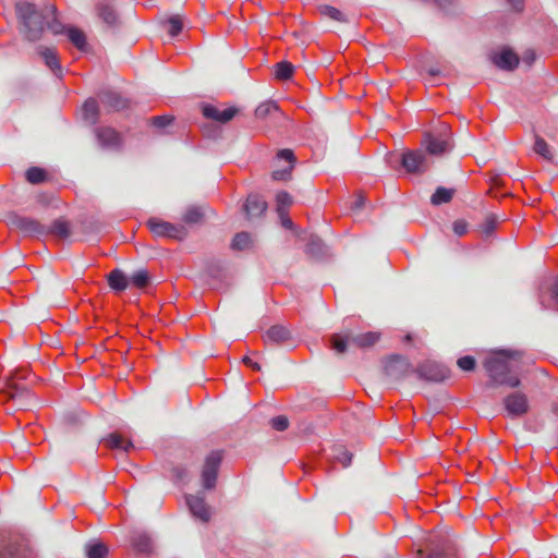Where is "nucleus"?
<instances>
[{"instance_id": "1", "label": "nucleus", "mask_w": 558, "mask_h": 558, "mask_svg": "<svg viewBox=\"0 0 558 558\" xmlns=\"http://www.w3.org/2000/svg\"><path fill=\"white\" fill-rule=\"evenodd\" d=\"M523 352L519 350H494L485 357L483 366L486 369L492 386L515 388L521 384Z\"/></svg>"}, {"instance_id": "2", "label": "nucleus", "mask_w": 558, "mask_h": 558, "mask_svg": "<svg viewBox=\"0 0 558 558\" xmlns=\"http://www.w3.org/2000/svg\"><path fill=\"white\" fill-rule=\"evenodd\" d=\"M0 558H34L31 536L14 532L0 541Z\"/></svg>"}, {"instance_id": "3", "label": "nucleus", "mask_w": 558, "mask_h": 558, "mask_svg": "<svg viewBox=\"0 0 558 558\" xmlns=\"http://www.w3.org/2000/svg\"><path fill=\"white\" fill-rule=\"evenodd\" d=\"M51 32L54 35L64 33V25L58 19L56 3L46 1L37 8V32Z\"/></svg>"}, {"instance_id": "4", "label": "nucleus", "mask_w": 558, "mask_h": 558, "mask_svg": "<svg viewBox=\"0 0 558 558\" xmlns=\"http://www.w3.org/2000/svg\"><path fill=\"white\" fill-rule=\"evenodd\" d=\"M20 32L31 43L35 40V5L29 0H19L15 4Z\"/></svg>"}, {"instance_id": "5", "label": "nucleus", "mask_w": 558, "mask_h": 558, "mask_svg": "<svg viewBox=\"0 0 558 558\" xmlns=\"http://www.w3.org/2000/svg\"><path fill=\"white\" fill-rule=\"evenodd\" d=\"M29 375L26 371L16 369L10 379V396L20 407L26 405L32 396L31 385L25 383Z\"/></svg>"}, {"instance_id": "6", "label": "nucleus", "mask_w": 558, "mask_h": 558, "mask_svg": "<svg viewBox=\"0 0 558 558\" xmlns=\"http://www.w3.org/2000/svg\"><path fill=\"white\" fill-rule=\"evenodd\" d=\"M223 459V452L220 450L211 451L205 459L201 478L203 487L211 490L216 487L218 471Z\"/></svg>"}, {"instance_id": "7", "label": "nucleus", "mask_w": 558, "mask_h": 558, "mask_svg": "<svg viewBox=\"0 0 558 558\" xmlns=\"http://www.w3.org/2000/svg\"><path fill=\"white\" fill-rule=\"evenodd\" d=\"M149 230L157 236H165L183 241L187 236V230L182 225H174L158 218H150L147 221Z\"/></svg>"}, {"instance_id": "8", "label": "nucleus", "mask_w": 558, "mask_h": 558, "mask_svg": "<svg viewBox=\"0 0 558 558\" xmlns=\"http://www.w3.org/2000/svg\"><path fill=\"white\" fill-rule=\"evenodd\" d=\"M401 166L408 173L411 174H423L429 167V159L423 150H408L403 153L401 158Z\"/></svg>"}, {"instance_id": "9", "label": "nucleus", "mask_w": 558, "mask_h": 558, "mask_svg": "<svg viewBox=\"0 0 558 558\" xmlns=\"http://www.w3.org/2000/svg\"><path fill=\"white\" fill-rule=\"evenodd\" d=\"M413 372L420 379L430 383H441L450 377V371L447 367L433 361H426L417 365Z\"/></svg>"}, {"instance_id": "10", "label": "nucleus", "mask_w": 558, "mask_h": 558, "mask_svg": "<svg viewBox=\"0 0 558 558\" xmlns=\"http://www.w3.org/2000/svg\"><path fill=\"white\" fill-rule=\"evenodd\" d=\"M37 59L58 78L63 76V68L54 47H37Z\"/></svg>"}, {"instance_id": "11", "label": "nucleus", "mask_w": 558, "mask_h": 558, "mask_svg": "<svg viewBox=\"0 0 558 558\" xmlns=\"http://www.w3.org/2000/svg\"><path fill=\"white\" fill-rule=\"evenodd\" d=\"M5 223L11 230L19 232L22 236H35V221L17 211L8 213L5 215Z\"/></svg>"}, {"instance_id": "12", "label": "nucleus", "mask_w": 558, "mask_h": 558, "mask_svg": "<svg viewBox=\"0 0 558 558\" xmlns=\"http://www.w3.org/2000/svg\"><path fill=\"white\" fill-rule=\"evenodd\" d=\"M422 145L425 147L426 155L440 157L449 153L453 145L447 138L437 137L433 132L426 131L423 135Z\"/></svg>"}, {"instance_id": "13", "label": "nucleus", "mask_w": 558, "mask_h": 558, "mask_svg": "<svg viewBox=\"0 0 558 558\" xmlns=\"http://www.w3.org/2000/svg\"><path fill=\"white\" fill-rule=\"evenodd\" d=\"M186 505L191 514L203 523H207L211 519L213 510L209 505L206 504L205 498L199 494L186 495Z\"/></svg>"}, {"instance_id": "14", "label": "nucleus", "mask_w": 558, "mask_h": 558, "mask_svg": "<svg viewBox=\"0 0 558 558\" xmlns=\"http://www.w3.org/2000/svg\"><path fill=\"white\" fill-rule=\"evenodd\" d=\"M71 233V225L64 218H58L49 226L37 222V235H51L59 240H65Z\"/></svg>"}, {"instance_id": "15", "label": "nucleus", "mask_w": 558, "mask_h": 558, "mask_svg": "<svg viewBox=\"0 0 558 558\" xmlns=\"http://www.w3.org/2000/svg\"><path fill=\"white\" fill-rule=\"evenodd\" d=\"M411 371V363L402 355H392L385 365V374L393 380L402 379Z\"/></svg>"}, {"instance_id": "16", "label": "nucleus", "mask_w": 558, "mask_h": 558, "mask_svg": "<svg viewBox=\"0 0 558 558\" xmlns=\"http://www.w3.org/2000/svg\"><path fill=\"white\" fill-rule=\"evenodd\" d=\"M504 405L512 417L523 416L529 412L527 397L522 392H512L504 399Z\"/></svg>"}, {"instance_id": "17", "label": "nucleus", "mask_w": 558, "mask_h": 558, "mask_svg": "<svg viewBox=\"0 0 558 558\" xmlns=\"http://www.w3.org/2000/svg\"><path fill=\"white\" fill-rule=\"evenodd\" d=\"M276 158L278 160H284L288 166L283 169L275 170L271 172V178L275 181H289L292 178V171L294 169L296 158L292 149L283 148L277 151Z\"/></svg>"}, {"instance_id": "18", "label": "nucleus", "mask_w": 558, "mask_h": 558, "mask_svg": "<svg viewBox=\"0 0 558 558\" xmlns=\"http://www.w3.org/2000/svg\"><path fill=\"white\" fill-rule=\"evenodd\" d=\"M95 135L102 148L119 149L122 146V137L119 132L109 126L95 129Z\"/></svg>"}, {"instance_id": "19", "label": "nucleus", "mask_w": 558, "mask_h": 558, "mask_svg": "<svg viewBox=\"0 0 558 558\" xmlns=\"http://www.w3.org/2000/svg\"><path fill=\"white\" fill-rule=\"evenodd\" d=\"M202 113L207 119L225 124L231 121L236 114H239L240 109L238 107H230L221 111L213 105L203 104Z\"/></svg>"}, {"instance_id": "20", "label": "nucleus", "mask_w": 558, "mask_h": 558, "mask_svg": "<svg viewBox=\"0 0 558 558\" xmlns=\"http://www.w3.org/2000/svg\"><path fill=\"white\" fill-rule=\"evenodd\" d=\"M430 546L428 555H424V551L418 549L417 558H457L456 549L449 541L439 543L430 541Z\"/></svg>"}, {"instance_id": "21", "label": "nucleus", "mask_w": 558, "mask_h": 558, "mask_svg": "<svg viewBox=\"0 0 558 558\" xmlns=\"http://www.w3.org/2000/svg\"><path fill=\"white\" fill-rule=\"evenodd\" d=\"M490 61L499 69L513 71L520 61V58L511 49H502L500 52H494L489 57Z\"/></svg>"}, {"instance_id": "22", "label": "nucleus", "mask_w": 558, "mask_h": 558, "mask_svg": "<svg viewBox=\"0 0 558 558\" xmlns=\"http://www.w3.org/2000/svg\"><path fill=\"white\" fill-rule=\"evenodd\" d=\"M98 17L109 27L117 28L121 24L120 15L111 3L104 0L96 5Z\"/></svg>"}, {"instance_id": "23", "label": "nucleus", "mask_w": 558, "mask_h": 558, "mask_svg": "<svg viewBox=\"0 0 558 558\" xmlns=\"http://www.w3.org/2000/svg\"><path fill=\"white\" fill-rule=\"evenodd\" d=\"M243 210L248 220L259 218L267 210V203L262 196L257 194H250L243 206Z\"/></svg>"}, {"instance_id": "24", "label": "nucleus", "mask_w": 558, "mask_h": 558, "mask_svg": "<svg viewBox=\"0 0 558 558\" xmlns=\"http://www.w3.org/2000/svg\"><path fill=\"white\" fill-rule=\"evenodd\" d=\"M265 343L283 344L292 339L290 329L283 325H274L263 336Z\"/></svg>"}, {"instance_id": "25", "label": "nucleus", "mask_w": 558, "mask_h": 558, "mask_svg": "<svg viewBox=\"0 0 558 558\" xmlns=\"http://www.w3.org/2000/svg\"><path fill=\"white\" fill-rule=\"evenodd\" d=\"M99 99L106 108L112 111H120L128 108L129 106L128 99L111 90H106L99 94Z\"/></svg>"}, {"instance_id": "26", "label": "nucleus", "mask_w": 558, "mask_h": 558, "mask_svg": "<svg viewBox=\"0 0 558 558\" xmlns=\"http://www.w3.org/2000/svg\"><path fill=\"white\" fill-rule=\"evenodd\" d=\"M307 241L308 242L306 244L305 253L311 258L320 260L328 256V247L325 245V243L319 236L311 234Z\"/></svg>"}, {"instance_id": "27", "label": "nucleus", "mask_w": 558, "mask_h": 558, "mask_svg": "<svg viewBox=\"0 0 558 558\" xmlns=\"http://www.w3.org/2000/svg\"><path fill=\"white\" fill-rule=\"evenodd\" d=\"M102 442L109 449H121L125 452H129L131 449L134 448L132 440L124 438L118 432L110 433L107 437L102 438Z\"/></svg>"}, {"instance_id": "28", "label": "nucleus", "mask_w": 558, "mask_h": 558, "mask_svg": "<svg viewBox=\"0 0 558 558\" xmlns=\"http://www.w3.org/2000/svg\"><path fill=\"white\" fill-rule=\"evenodd\" d=\"M380 339V332L368 331L365 333L353 335L351 333V343L360 349H367L373 347Z\"/></svg>"}, {"instance_id": "29", "label": "nucleus", "mask_w": 558, "mask_h": 558, "mask_svg": "<svg viewBox=\"0 0 558 558\" xmlns=\"http://www.w3.org/2000/svg\"><path fill=\"white\" fill-rule=\"evenodd\" d=\"M132 545L137 553L144 555H150L154 549L150 536L143 532L134 533L132 536Z\"/></svg>"}, {"instance_id": "30", "label": "nucleus", "mask_w": 558, "mask_h": 558, "mask_svg": "<svg viewBox=\"0 0 558 558\" xmlns=\"http://www.w3.org/2000/svg\"><path fill=\"white\" fill-rule=\"evenodd\" d=\"M64 32L68 35L69 40L81 51H87L88 44L85 33L75 26L64 27Z\"/></svg>"}, {"instance_id": "31", "label": "nucleus", "mask_w": 558, "mask_h": 558, "mask_svg": "<svg viewBox=\"0 0 558 558\" xmlns=\"http://www.w3.org/2000/svg\"><path fill=\"white\" fill-rule=\"evenodd\" d=\"M130 281L121 269H114L108 275V284L116 292L124 291Z\"/></svg>"}, {"instance_id": "32", "label": "nucleus", "mask_w": 558, "mask_h": 558, "mask_svg": "<svg viewBox=\"0 0 558 558\" xmlns=\"http://www.w3.org/2000/svg\"><path fill=\"white\" fill-rule=\"evenodd\" d=\"M206 274L214 280L220 282L225 281L229 277L227 267L219 260H210L206 265Z\"/></svg>"}, {"instance_id": "33", "label": "nucleus", "mask_w": 558, "mask_h": 558, "mask_svg": "<svg viewBox=\"0 0 558 558\" xmlns=\"http://www.w3.org/2000/svg\"><path fill=\"white\" fill-rule=\"evenodd\" d=\"M83 119L89 124H96L99 118V106L96 99L88 98L82 107Z\"/></svg>"}, {"instance_id": "34", "label": "nucleus", "mask_w": 558, "mask_h": 558, "mask_svg": "<svg viewBox=\"0 0 558 558\" xmlns=\"http://www.w3.org/2000/svg\"><path fill=\"white\" fill-rule=\"evenodd\" d=\"M205 211L202 206H190L182 216V220L186 225H199L204 221Z\"/></svg>"}, {"instance_id": "35", "label": "nucleus", "mask_w": 558, "mask_h": 558, "mask_svg": "<svg viewBox=\"0 0 558 558\" xmlns=\"http://www.w3.org/2000/svg\"><path fill=\"white\" fill-rule=\"evenodd\" d=\"M456 193L454 189H447L444 186H439L436 189L434 194L430 196V203L434 206H439L441 204L450 203Z\"/></svg>"}, {"instance_id": "36", "label": "nucleus", "mask_w": 558, "mask_h": 558, "mask_svg": "<svg viewBox=\"0 0 558 558\" xmlns=\"http://www.w3.org/2000/svg\"><path fill=\"white\" fill-rule=\"evenodd\" d=\"M533 150H534L535 154L539 155L545 160L553 161L554 156H553V154L550 151L549 145L537 133H534Z\"/></svg>"}, {"instance_id": "37", "label": "nucleus", "mask_w": 558, "mask_h": 558, "mask_svg": "<svg viewBox=\"0 0 558 558\" xmlns=\"http://www.w3.org/2000/svg\"><path fill=\"white\" fill-rule=\"evenodd\" d=\"M331 348L339 354H343L348 350L349 343H351V332L339 335L335 333L330 337Z\"/></svg>"}, {"instance_id": "38", "label": "nucleus", "mask_w": 558, "mask_h": 558, "mask_svg": "<svg viewBox=\"0 0 558 558\" xmlns=\"http://www.w3.org/2000/svg\"><path fill=\"white\" fill-rule=\"evenodd\" d=\"M499 218L495 214H487L482 223L478 225V231L485 236H490L497 228Z\"/></svg>"}, {"instance_id": "39", "label": "nucleus", "mask_w": 558, "mask_h": 558, "mask_svg": "<svg viewBox=\"0 0 558 558\" xmlns=\"http://www.w3.org/2000/svg\"><path fill=\"white\" fill-rule=\"evenodd\" d=\"M294 66L291 62L281 61L275 65V77L279 81L290 80L293 75Z\"/></svg>"}, {"instance_id": "40", "label": "nucleus", "mask_w": 558, "mask_h": 558, "mask_svg": "<svg viewBox=\"0 0 558 558\" xmlns=\"http://www.w3.org/2000/svg\"><path fill=\"white\" fill-rule=\"evenodd\" d=\"M317 10L322 15L329 17L331 20L342 23L348 22L345 15L340 10L329 4H320L317 7Z\"/></svg>"}, {"instance_id": "41", "label": "nucleus", "mask_w": 558, "mask_h": 558, "mask_svg": "<svg viewBox=\"0 0 558 558\" xmlns=\"http://www.w3.org/2000/svg\"><path fill=\"white\" fill-rule=\"evenodd\" d=\"M130 283L138 289H144L150 283V275L146 269L135 271L130 278Z\"/></svg>"}, {"instance_id": "42", "label": "nucleus", "mask_w": 558, "mask_h": 558, "mask_svg": "<svg viewBox=\"0 0 558 558\" xmlns=\"http://www.w3.org/2000/svg\"><path fill=\"white\" fill-rule=\"evenodd\" d=\"M252 239L247 232H239L231 242V248L234 251H243L251 246Z\"/></svg>"}, {"instance_id": "43", "label": "nucleus", "mask_w": 558, "mask_h": 558, "mask_svg": "<svg viewBox=\"0 0 558 558\" xmlns=\"http://www.w3.org/2000/svg\"><path fill=\"white\" fill-rule=\"evenodd\" d=\"M276 203L278 215H283V211L287 210L293 204V199L288 192L280 191L276 195Z\"/></svg>"}, {"instance_id": "44", "label": "nucleus", "mask_w": 558, "mask_h": 558, "mask_svg": "<svg viewBox=\"0 0 558 558\" xmlns=\"http://www.w3.org/2000/svg\"><path fill=\"white\" fill-rule=\"evenodd\" d=\"M88 558H106L108 555V547L104 543L89 544L86 547Z\"/></svg>"}, {"instance_id": "45", "label": "nucleus", "mask_w": 558, "mask_h": 558, "mask_svg": "<svg viewBox=\"0 0 558 558\" xmlns=\"http://www.w3.org/2000/svg\"><path fill=\"white\" fill-rule=\"evenodd\" d=\"M272 111H279V107L275 101H265L260 104L255 110V117L257 119L267 118Z\"/></svg>"}, {"instance_id": "46", "label": "nucleus", "mask_w": 558, "mask_h": 558, "mask_svg": "<svg viewBox=\"0 0 558 558\" xmlns=\"http://www.w3.org/2000/svg\"><path fill=\"white\" fill-rule=\"evenodd\" d=\"M336 451L337 453L335 454V459H337L344 468L349 466L353 454L342 446L336 448Z\"/></svg>"}, {"instance_id": "47", "label": "nucleus", "mask_w": 558, "mask_h": 558, "mask_svg": "<svg viewBox=\"0 0 558 558\" xmlns=\"http://www.w3.org/2000/svg\"><path fill=\"white\" fill-rule=\"evenodd\" d=\"M168 24L170 26L169 34L172 37L178 36L181 33L182 28H183V21H182L180 15H172L168 20Z\"/></svg>"}, {"instance_id": "48", "label": "nucleus", "mask_w": 558, "mask_h": 558, "mask_svg": "<svg viewBox=\"0 0 558 558\" xmlns=\"http://www.w3.org/2000/svg\"><path fill=\"white\" fill-rule=\"evenodd\" d=\"M173 120L174 118L172 116H159L154 117L150 120V124L159 131H162L165 128L170 125L173 122Z\"/></svg>"}, {"instance_id": "49", "label": "nucleus", "mask_w": 558, "mask_h": 558, "mask_svg": "<svg viewBox=\"0 0 558 558\" xmlns=\"http://www.w3.org/2000/svg\"><path fill=\"white\" fill-rule=\"evenodd\" d=\"M270 426L278 432H283L289 427V420L286 415H278L269 421Z\"/></svg>"}, {"instance_id": "50", "label": "nucleus", "mask_w": 558, "mask_h": 558, "mask_svg": "<svg viewBox=\"0 0 558 558\" xmlns=\"http://www.w3.org/2000/svg\"><path fill=\"white\" fill-rule=\"evenodd\" d=\"M457 365L462 369V371H465V372H472L475 369V366H476V361L473 356L471 355H465V356H462L460 357L458 361H457Z\"/></svg>"}, {"instance_id": "51", "label": "nucleus", "mask_w": 558, "mask_h": 558, "mask_svg": "<svg viewBox=\"0 0 558 558\" xmlns=\"http://www.w3.org/2000/svg\"><path fill=\"white\" fill-rule=\"evenodd\" d=\"M437 137H444L447 138L449 142H451V132L450 126L447 123H439L437 126L436 133H434Z\"/></svg>"}, {"instance_id": "52", "label": "nucleus", "mask_w": 558, "mask_h": 558, "mask_svg": "<svg viewBox=\"0 0 558 558\" xmlns=\"http://www.w3.org/2000/svg\"><path fill=\"white\" fill-rule=\"evenodd\" d=\"M171 472H172L173 477L178 482L184 481L187 477V475H189L187 469L184 468V466H180V465L173 466L171 469Z\"/></svg>"}, {"instance_id": "53", "label": "nucleus", "mask_w": 558, "mask_h": 558, "mask_svg": "<svg viewBox=\"0 0 558 558\" xmlns=\"http://www.w3.org/2000/svg\"><path fill=\"white\" fill-rule=\"evenodd\" d=\"M453 231L459 236L465 234L468 231V222L462 219L456 220L453 222Z\"/></svg>"}, {"instance_id": "54", "label": "nucleus", "mask_w": 558, "mask_h": 558, "mask_svg": "<svg viewBox=\"0 0 558 558\" xmlns=\"http://www.w3.org/2000/svg\"><path fill=\"white\" fill-rule=\"evenodd\" d=\"M535 59L536 54L532 49L525 50L521 57L522 62L527 66H531L534 63Z\"/></svg>"}, {"instance_id": "55", "label": "nucleus", "mask_w": 558, "mask_h": 558, "mask_svg": "<svg viewBox=\"0 0 558 558\" xmlns=\"http://www.w3.org/2000/svg\"><path fill=\"white\" fill-rule=\"evenodd\" d=\"M54 199V195L53 194H47V193H40L39 195H37V203H40L45 206H48L49 204H51Z\"/></svg>"}, {"instance_id": "56", "label": "nucleus", "mask_w": 558, "mask_h": 558, "mask_svg": "<svg viewBox=\"0 0 558 558\" xmlns=\"http://www.w3.org/2000/svg\"><path fill=\"white\" fill-rule=\"evenodd\" d=\"M550 298L555 303V310L558 311V277L556 278L554 284L550 288Z\"/></svg>"}, {"instance_id": "57", "label": "nucleus", "mask_w": 558, "mask_h": 558, "mask_svg": "<svg viewBox=\"0 0 558 558\" xmlns=\"http://www.w3.org/2000/svg\"><path fill=\"white\" fill-rule=\"evenodd\" d=\"M279 217H280V220H281V225L284 228H287V229H293L294 228L293 221L288 216V210H284L283 215H279Z\"/></svg>"}, {"instance_id": "58", "label": "nucleus", "mask_w": 558, "mask_h": 558, "mask_svg": "<svg viewBox=\"0 0 558 558\" xmlns=\"http://www.w3.org/2000/svg\"><path fill=\"white\" fill-rule=\"evenodd\" d=\"M65 421L69 425H77L81 423V417L77 413H69L66 416H65Z\"/></svg>"}, {"instance_id": "59", "label": "nucleus", "mask_w": 558, "mask_h": 558, "mask_svg": "<svg viewBox=\"0 0 558 558\" xmlns=\"http://www.w3.org/2000/svg\"><path fill=\"white\" fill-rule=\"evenodd\" d=\"M366 198L362 193L357 194L356 201L352 204V209H361L364 207Z\"/></svg>"}, {"instance_id": "60", "label": "nucleus", "mask_w": 558, "mask_h": 558, "mask_svg": "<svg viewBox=\"0 0 558 558\" xmlns=\"http://www.w3.org/2000/svg\"><path fill=\"white\" fill-rule=\"evenodd\" d=\"M203 132L208 137H216L219 134V130L217 128H215V126H211V125H205L203 128Z\"/></svg>"}, {"instance_id": "61", "label": "nucleus", "mask_w": 558, "mask_h": 558, "mask_svg": "<svg viewBox=\"0 0 558 558\" xmlns=\"http://www.w3.org/2000/svg\"><path fill=\"white\" fill-rule=\"evenodd\" d=\"M50 180V175L45 169L37 168V184Z\"/></svg>"}, {"instance_id": "62", "label": "nucleus", "mask_w": 558, "mask_h": 558, "mask_svg": "<svg viewBox=\"0 0 558 558\" xmlns=\"http://www.w3.org/2000/svg\"><path fill=\"white\" fill-rule=\"evenodd\" d=\"M515 12H522L524 9V0H508Z\"/></svg>"}, {"instance_id": "63", "label": "nucleus", "mask_w": 558, "mask_h": 558, "mask_svg": "<svg viewBox=\"0 0 558 558\" xmlns=\"http://www.w3.org/2000/svg\"><path fill=\"white\" fill-rule=\"evenodd\" d=\"M242 362H243L245 365H247V366L252 367L254 371L259 372V371L262 369L260 365H259L258 363H256V362H253L248 356H244V357L242 359Z\"/></svg>"}, {"instance_id": "64", "label": "nucleus", "mask_w": 558, "mask_h": 558, "mask_svg": "<svg viewBox=\"0 0 558 558\" xmlns=\"http://www.w3.org/2000/svg\"><path fill=\"white\" fill-rule=\"evenodd\" d=\"M26 180L31 184H35V166L29 167L25 172Z\"/></svg>"}]
</instances>
